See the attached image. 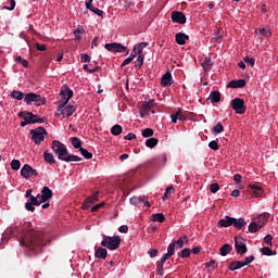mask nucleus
Wrapping results in <instances>:
<instances>
[{"instance_id": "29", "label": "nucleus", "mask_w": 278, "mask_h": 278, "mask_svg": "<svg viewBox=\"0 0 278 278\" xmlns=\"http://www.w3.org/2000/svg\"><path fill=\"white\" fill-rule=\"evenodd\" d=\"M111 134L112 136H121L123 134V126L118 124L114 125L111 128Z\"/></svg>"}, {"instance_id": "36", "label": "nucleus", "mask_w": 278, "mask_h": 278, "mask_svg": "<svg viewBox=\"0 0 278 278\" xmlns=\"http://www.w3.org/2000/svg\"><path fill=\"white\" fill-rule=\"evenodd\" d=\"M144 64V55L138 54L137 60L135 61V68H141Z\"/></svg>"}, {"instance_id": "55", "label": "nucleus", "mask_w": 278, "mask_h": 278, "mask_svg": "<svg viewBox=\"0 0 278 278\" xmlns=\"http://www.w3.org/2000/svg\"><path fill=\"white\" fill-rule=\"evenodd\" d=\"M245 64H250V66H255V59L245 56L244 58Z\"/></svg>"}, {"instance_id": "44", "label": "nucleus", "mask_w": 278, "mask_h": 278, "mask_svg": "<svg viewBox=\"0 0 278 278\" xmlns=\"http://www.w3.org/2000/svg\"><path fill=\"white\" fill-rule=\"evenodd\" d=\"M141 134H142L143 138H151V136H153V129L146 128L142 130Z\"/></svg>"}, {"instance_id": "35", "label": "nucleus", "mask_w": 278, "mask_h": 278, "mask_svg": "<svg viewBox=\"0 0 278 278\" xmlns=\"http://www.w3.org/2000/svg\"><path fill=\"white\" fill-rule=\"evenodd\" d=\"M257 31H258L261 38H262V37L269 38V36H271L270 29H268V28H258V29L256 30V33H257Z\"/></svg>"}, {"instance_id": "38", "label": "nucleus", "mask_w": 278, "mask_h": 278, "mask_svg": "<svg viewBox=\"0 0 278 278\" xmlns=\"http://www.w3.org/2000/svg\"><path fill=\"white\" fill-rule=\"evenodd\" d=\"M146 146L149 148V149H154V147H157V139L155 138H150L148 140H146Z\"/></svg>"}, {"instance_id": "27", "label": "nucleus", "mask_w": 278, "mask_h": 278, "mask_svg": "<svg viewBox=\"0 0 278 278\" xmlns=\"http://www.w3.org/2000/svg\"><path fill=\"white\" fill-rule=\"evenodd\" d=\"M208 100L211 101V103H218L220 101V92L218 91L211 92Z\"/></svg>"}, {"instance_id": "43", "label": "nucleus", "mask_w": 278, "mask_h": 278, "mask_svg": "<svg viewBox=\"0 0 278 278\" xmlns=\"http://www.w3.org/2000/svg\"><path fill=\"white\" fill-rule=\"evenodd\" d=\"M11 168H12V170H18L21 168V161L13 160L11 162Z\"/></svg>"}, {"instance_id": "12", "label": "nucleus", "mask_w": 278, "mask_h": 278, "mask_svg": "<svg viewBox=\"0 0 278 278\" xmlns=\"http://www.w3.org/2000/svg\"><path fill=\"white\" fill-rule=\"evenodd\" d=\"M155 105V100H150L142 104L140 116L141 118H144V116H149V112H151V109Z\"/></svg>"}, {"instance_id": "39", "label": "nucleus", "mask_w": 278, "mask_h": 278, "mask_svg": "<svg viewBox=\"0 0 278 278\" xmlns=\"http://www.w3.org/2000/svg\"><path fill=\"white\" fill-rule=\"evenodd\" d=\"M224 129L223 124L218 123L213 127V134L217 136V134H223Z\"/></svg>"}, {"instance_id": "46", "label": "nucleus", "mask_w": 278, "mask_h": 278, "mask_svg": "<svg viewBox=\"0 0 278 278\" xmlns=\"http://www.w3.org/2000/svg\"><path fill=\"white\" fill-rule=\"evenodd\" d=\"M84 31L83 27H78L77 29L74 30V36L76 40H81V33Z\"/></svg>"}, {"instance_id": "22", "label": "nucleus", "mask_w": 278, "mask_h": 278, "mask_svg": "<svg viewBox=\"0 0 278 278\" xmlns=\"http://www.w3.org/2000/svg\"><path fill=\"white\" fill-rule=\"evenodd\" d=\"M94 257H97L98 260H105V257H108V250L102 247L98 248L96 250Z\"/></svg>"}, {"instance_id": "61", "label": "nucleus", "mask_w": 278, "mask_h": 278, "mask_svg": "<svg viewBox=\"0 0 278 278\" xmlns=\"http://www.w3.org/2000/svg\"><path fill=\"white\" fill-rule=\"evenodd\" d=\"M80 60H81L83 62H90V55H88L87 53H83V54L80 55Z\"/></svg>"}, {"instance_id": "28", "label": "nucleus", "mask_w": 278, "mask_h": 278, "mask_svg": "<svg viewBox=\"0 0 278 278\" xmlns=\"http://www.w3.org/2000/svg\"><path fill=\"white\" fill-rule=\"evenodd\" d=\"M212 66H214L212 59H206L204 62H202V68H204L205 73L212 71Z\"/></svg>"}, {"instance_id": "41", "label": "nucleus", "mask_w": 278, "mask_h": 278, "mask_svg": "<svg viewBox=\"0 0 278 278\" xmlns=\"http://www.w3.org/2000/svg\"><path fill=\"white\" fill-rule=\"evenodd\" d=\"M261 253L263 255H267V256L277 255V253L273 252V250L270 248H268V247L262 248Z\"/></svg>"}, {"instance_id": "14", "label": "nucleus", "mask_w": 278, "mask_h": 278, "mask_svg": "<svg viewBox=\"0 0 278 278\" xmlns=\"http://www.w3.org/2000/svg\"><path fill=\"white\" fill-rule=\"evenodd\" d=\"M53 198V191L45 186L41 190V194H39V199L41 200V203H47V201H49V199Z\"/></svg>"}, {"instance_id": "10", "label": "nucleus", "mask_w": 278, "mask_h": 278, "mask_svg": "<svg viewBox=\"0 0 278 278\" xmlns=\"http://www.w3.org/2000/svg\"><path fill=\"white\" fill-rule=\"evenodd\" d=\"M24 101L27 105H31L33 103H39V101H41V103H45V99H42L40 94L34 92L27 93L24 98Z\"/></svg>"}, {"instance_id": "33", "label": "nucleus", "mask_w": 278, "mask_h": 278, "mask_svg": "<svg viewBox=\"0 0 278 278\" xmlns=\"http://www.w3.org/2000/svg\"><path fill=\"white\" fill-rule=\"evenodd\" d=\"M8 236H15V230L14 228H7L2 236V242H8Z\"/></svg>"}, {"instance_id": "47", "label": "nucleus", "mask_w": 278, "mask_h": 278, "mask_svg": "<svg viewBox=\"0 0 278 278\" xmlns=\"http://www.w3.org/2000/svg\"><path fill=\"white\" fill-rule=\"evenodd\" d=\"M16 62H18V64H22V66H24V68H27V66H29V62L25 59H22L21 56L16 58Z\"/></svg>"}, {"instance_id": "59", "label": "nucleus", "mask_w": 278, "mask_h": 278, "mask_svg": "<svg viewBox=\"0 0 278 278\" xmlns=\"http://www.w3.org/2000/svg\"><path fill=\"white\" fill-rule=\"evenodd\" d=\"M190 249L186 248L181 251V257H190Z\"/></svg>"}, {"instance_id": "19", "label": "nucleus", "mask_w": 278, "mask_h": 278, "mask_svg": "<svg viewBox=\"0 0 278 278\" xmlns=\"http://www.w3.org/2000/svg\"><path fill=\"white\" fill-rule=\"evenodd\" d=\"M244 86H247V80L244 79L231 80L228 84V88H244Z\"/></svg>"}, {"instance_id": "49", "label": "nucleus", "mask_w": 278, "mask_h": 278, "mask_svg": "<svg viewBox=\"0 0 278 278\" xmlns=\"http://www.w3.org/2000/svg\"><path fill=\"white\" fill-rule=\"evenodd\" d=\"M173 192H175V188L173 186L167 187L164 193V199H168L169 194H173Z\"/></svg>"}, {"instance_id": "18", "label": "nucleus", "mask_w": 278, "mask_h": 278, "mask_svg": "<svg viewBox=\"0 0 278 278\" xmlns=\"http://www.w3.org/2000/svg\"><path fill=\"white\" fill-rule=\"evenodd\" d=\"M130 205H139V203H143L147 205V207H151V204H149V201H144L142 197H132L129 200Z\"/></svg>"}, {"instance_id": "3", "label": "nucleus", "mask_w": 278, "mask_h": 278, "mask_svg": "<svg viewBox=\"0 0 278 278\" xmlns=\"http://www.w3.org/2000/svg\"><path fill=\"white\" fill-rule=\"evenodd\" d=\"M60 97L64 100L63 104H60V110L62 113V116L68 118L70 116H73L74 112H75V108L71 106V105H65L66 103H68V101H71V99H73V90L68 89V88H62L60 91Z\"/></svg>"}, {"instance_id": "31", "label": "nucleus", "mask_w": 278, "mask_h": 278, "mask_svg": "<svg viewBox=\"0 0 278 278\" xmlns=\"http://www.w3.org/2000/svg\"><path fill=\"white\" fill-rule=\"evenodd\" d=\"M23 97H25V93L22 91L13 90L11 92V99H15L16 101H23Z\"/></svg>"}, {"instance_id": "32", "label": "nucleus", "mask_w": 278, "mask_h": 278, "mask_svg": "<svg viewBox=\"0 0 278 278\" xmlns=\"http://www.w3.org/2000/svg\"><path fill=\"white\" fill-rule=\"evenodd\" d=\"M261 227H262V225H258L257 223L252 222L249 225L248 229H249L250 233H255V232L260 231Z\"/></svg>"}, {"instance_id": "5", "label": "nucleus", "mask_w": 278, "mask_h": 278, "mask_svg": "<svg viewBox=\"0 0 278 278\" xmlns=\"http://www.w3.org/2000/svg\"><path fill=\"white\" fill-rule=\"evenodd\" d=\"M30 135L35 144H41L45 142V138H47V129H45V127H38L36 129H31Z\"/></svg>"}, {"instance_id": "15", "label": "nucleus", "mask_w": 278, "mask_h": 278, "mask_svg": "<svg viewBox=\"0 0 278 278\" xmlns=\"http://www.w3.org/2000/svg\"><path fill=\"white\" fill-rule=\"evenodd\" d=\"M97 201H99V192L93 193L84 201L83 210H89L90 205H94Z\"/></svg>"}, {"instance_id": "63", "label": "nucleus", "mask_w": 278, "mask_h": 278, "mask_svg": "<svg viewBox=\"0 0 278 278\" xmlns=\"http://www.w3.org/2000/svg\"><path fill=\"white\" fill-rule=\"evenodd\" d=\"M119 233H127L129 231V227L123 225L118 228Z\"/></svg>"}, {"instance_id": "42", "label": "nucleus", "mask_w": 278, "mask_h": 278, "mask_svg": "<svg viewBox=\"0 0 278 278\" xmlns=\"http://www.w3.org/2000/svg\"><path fill=\"white\" fill-rule=\"evenodd\" d=\"M79 152L86 160H92V153H90L88 150L80 148Z\"/></svg>"}, {"instance_id": "1", "label": "nucleus", "mask_w": 278, "mask_h": 278, "mask_svg": "<svg viewBox=\"0 0 278 278\" xmlns=\"http://www.w3.org/2000/svg\"><path fill=\"white\" fill-rule=\"evenodd\" d=\"M21 247H25L30 252V255H36L42 251V233L37 232L36 230L28 229L25 232V236L20 240Z\"/></svg>"}, {"instance_id": "40", "label": "nucleus", "mask_w": 278, "mask_h": 278, "mask_svg": "<svg viewBox=\"0 0 278 278\" xmlns=\"http://www.w3.org/2000/svg\"><path fill=\"white\" fill-rule=\"evenodd\" d=\"M156 270L160 277H164V263H162V261L157 262Z\"/></svg>"}, {"instance_id": "62", "label": "nucleus", "mask_w": 278, "mask_h": 278, "mask_svg": "<svg viewBox=\"0 0 278 278\" xmlns=\"http://www.w3.org/2000/svg\"><path fill=\"white\" fill-rule=\"evenodd\" d=\"M124 139H126V140H136V134L129 132L128 135H126L124 137Z\"/></svg>"}, {"instance_id": "8", "label": "nucleus", "mask_w": 278, "mask_h": 278, "mask_svg": "<svg viewBox=\"0 0 278 278\" xmlns=\"http://www.w3.org/2000/svg\"><path fill=\"white\" fill-rule=\"evenodd\" d=\"M232 110L237 114H244L247 112V106L244 105V100L240 98H236L231 101Z\"/></svg>"}, {"instance_id": "6", "label": "nucleus", "mask_w": 278, "mask_h": 278, "mask_svg": "<svg viewBox=\"0 0 278 278\" xmlns=\"http://www.w3.org/2000/svg\"><path fill=\"white\" fill-rule=\"evenodd\" d=\"M18 116L20 118H23V121H28L29 125H34L36 123H45V117H38V115H35L31 112H20Z\"/></svg>"}, {"instance_id": "13", "label": "nucleus", "mask_w": 278, "mask_h": 278, "mask_svg": "<svg viewBox=\"0 0 278 278\" xmlns=\"http://www.w3.org/2000/svg\"><path fill=\"white\" fill-rule=\"evenodd\" d=\"M172 21L174 23H179V25H186V14H184V12L173 11Z\"/></svg>"}, {"instance_id": "56", "label": "nucleus", "mask_w": 278, "mask_h": 278, "mask_svg": "<svg viewBox=\"0 0 278 278\" xmlns=\"http://www.w3.org/2000/svg\"><path fill=\"white\" fill-rule=\"evenodd\" d=\"M208 147H210V149H212L213 151H218V142H216V141H211V142L208 143Z\"/></svg>"}, {"instance_id": "57", "label": "nucleus", "mask_w": 278, "mask_h": 278, "mask_svg": "<svg viewBox=\"0 0 278 278\" xmlns=\"http://www.w3.org/2000/svg\"><path fill=\"white\" fill-rule=\"evenodd\" d=\"M104 205H105V202L97 204V205L91 207V212H98V210H101V207H103Z\"/></svg>"}, {"instance_id": "54", "label": "nucleus", "mask_w": 278, "mask_h": 278, "mask_svg": "<svg viewBox=\"0 0 278 278\" xmlns=\"http://www.w3.org/2000/svg\"><path fill=\"white\" fill-rule=\"evenodd\" d=\"M25 210H27V212H35L36 207H34V204L31 202H26Z\"/></svg>"}, {"instance_id": "25", "label": "nucleus", "mask_w": 278, "mask_h": 278, "mask_svg": "<svg viewBox=\"0 0 278 278\" xmlns=\"http://www.w3.org/2000/svg\"><path fill=\"white\" fill-rule=\"evenodd\" d=\"M151 220L153 223H164V220H166V217L162 213H156L151 215Z\"/></svg>"}, {"instance_id": "34", "label": "nucleus", "mask_w": 278, "mask_h": 278, "mask_svg": "<svg viewBox=\"0 0 278 278\" xmlns=\"http://www.w3.org/2000/svg\"><path fill=\"white\" fill-rule=\"evenodd\" d=\"M70 141H71V144L74 147V149H81V140H79V138L72 137Z\"/></svg>"}, {"instance_id": "11", "label": "nucleus", "mask_w": 278, "mask_h": 278, "mask_svg": "<svg viewBox=\"0 0 278 278\" xmlns=\"http://www.w3.org/2000/svg\"><path fill=\"white\" fill-rule=\"evenodd\" d=\"M38 175V170L33 168L29 164H25L21 169V176L24 177V179H29V177H34Z\"/></svg>"}, {"instance_id": "51", "label": "nucleus", "mask_w": 278, "mask_h": 278, "mask_svg": "<svg viewBox=\"0 0 278 278\" xmlns=\"http://www.w3.org/2000/svg\"><path fill=\"white\" fill-rule=\"evenodd\" d=\"M167 254H169L172 257L175 255V243H169L167 248Z\"/></svg>"}, {"instance_id": "64", "label": "nucleus", "mask_w": 278, "mask_h": 278, "mask_svg": "<svg viewBox=\"0 0 278 278\" xmlns=\"http://www.w3.org/2000/svg\"><path fill=\"white\" fill-rule=\"evenodd\" d=\"M148 253H149L150 257H156L159 251H157V249H153V250H150Z\"/></svg>"}, {"instance_id": "37", "label": "nucleus", "mask_w": 278, "mask_h": 278, "mask_svg": "<svg viewBox=\"0 0 278 278\" xmlns=\"http://www.w3.org/2000/svg\"><path fill=\"white\" fill-rule=\"evenodd\" d=\"M29 200H30L29 203H31L33 205H36V206H38L42 203V200H40V194H37L36 197L30 195Z\"/></svg>"}, {"instance_id": "60", "label": "nucleus", "mask_w": 278, "mask_h": 278, "mask_svg": "<svg viewBox=\"0 0 278 278\" xmlns=\"http://www.w3.org/2000/svg\"><path fill=\"white\" fill-rule=\"evenodd\" d=\"M91 12H93V14H97L98 16H103V11L99 8L91 9Z\"/></svg>"}, {"instance_id": "24", "label": "nucleus", "mask_w": 278, "mask_h": 278, "mask_svg": "<svg viewBox=\"0 0 278 278\" xmlns=\"http://www.w3.org/2000/svg\"><path fill=\"white\" fill-rule=\"evenodd\" d=\"M43 160L48 164H55V156H53V153H50L49 151L43 152Z\"/></svg>"}, {"instance_id": "17", "label": "nucleus", "mask_w": 278, "mask_h": 278, "mask_svg": "<svg viewBox=\"0 0 278 278\" xmlns=\"http://www.w3.org/2000/svg\"><path fill=\"white\" fill-rule=\"evenodd\" d=\"M233 217L225 216L218 220V227H231L233 225Z\"/></svg>"}, {"instance_id": "50", "label": "nucleus", "mask_w": 278, "mask_h": 278, "mask_svg": "<svg viewBox=\"0 0 278 278\" xmlns=\"http://www.w3.org/2000/svg\"><path fill=\"white\" fill-rule=\"evenodd\" d=\"M254 260H255V256H253V255H250V256L245 257V260L242 262L243 266H249V264L254 262Z\"/></svg>"}, {"instance_id": "53", "label": "nucleus", "mask_w": 278, "mask_h": 278, "mask_svg": "<svg viewBox=\"0 0 278 278\" xmlns=\"http://www.w3.org/2000/svg\"><path fill=\"white\" fill-rule=\"evenodd\" d=\"M14 8H16V1L10 0V7H3V10H9L10 12H12Z\"/></svg>"}, {"instance_id": "26", "label": "nucleus", "mask_w": 278, "mask_h": 278, "mask_svg": "<svg viewBox=\"0 0 278 278\" xmlns=\"http://www.w3.org/2000/svg\"><path fill=\"white\" fill-rule=\"evenodd\" d=\"M147 47H149V42L143 41V42H140V43L136 45L134 47V51L135 52L137 51L138 54L142 55V50L147 49Z\"/></svg>"}, {"instance_id": "45", "label": "nucleus", "mask_w": 278, "mask_h": 278, "mask_svg": "<svg viewBox=\"0 0 278 278\" xmlns=\"http://www.w3.org/2000/svg\"><path fill=\"white\" fill-rule=\"evenodd\" d=\"M249 188H251V190H253L254 194H256V197H260V191L262 190V187L257 186V185H250Z\"/></svg>"}, {"instance_id": "58", "label": "nucleus", "mask_w": 278, "mask_h": 278, "mask_svg": "<svg viewBox=\"0 0 278 278\" xmlns=\"http://www.w3.org/2000/svg\"><path fill=\"white\" fill-rule=\"evenodd\" d=\"M218 266V263L216 261H210L206 263V268H216Z\"/></svg>"}, {"instance_id": "52", "label": "nucleus", "mask_w": 278, "mask_h": 278, "mask_svg": "<svg viewBox=\"0 0 278 278\" xmlns=\"http://www.w3.org/2000/svg\"><path fill=\"white\" fill-rule=\"evenodd\" d=\"M265 244H268V247H273V237L270 235H266L264 237Z\"/></svg>"}, {"instance_id": "20", "label": "nucleus", "mask_w": 278, "mask_h": 278, "mask_svg": "<svg viewBox=\"0 0 278 278\" xmlns=\"http://www.w3.org/2000/svg\"><path fill=\"white\" fill-rule=\"evenodd\" d=\"M232 225H233L235 229L240 230L243 227H247V222L242 217L238 218V219L236 217H233Z\"/></svg>"}, {"instance_id": "48", "label": "nucleus", "mask_w": 278, "mask_h": 278, "mask_svg": "<svg viewBox=\"0 0 278 278\" xmlns=\"http://www.w3.org/2000/svg\"><path fill=\"white\" fill-rule=\"evenodd\" d=\"M210 190H211V192L213 193V194H216V192H218V190H220V187L218 186V184H212L211 186H210Z\"/></svg>"}, {"instance_id": "30", "label": "nucleus", "mask_w": 278, "mask_h": 278, "mask_svg": "<svg viewBox=\"0 0 278 278\" xmlns=\"http://www.w3.org/2000/svg\"><path fill=\"white\" fill-rule=\"evenodd\" d=\"M231 245H229V243H226L224 244L222 248H220V255L223 257H225L226 255H229V253H231Z\"/></svg>"}, {"instance_id": "23", "label": "nucleus", "mask_w": 278, "mask_h": 278, "mask_svg": "<svg viewBox=\"0 0 278 278\" xmlns=\"http://www.w3.org/2000/svg\"><path fill=\"white\" fill-rule=\"evenodd\" d=\"M228 268L230 270H240V268H244V264L242 263V261H235L229 263Z\"/></svg>"}, {"instance_id": "2", "label": "nucleus", "mask_w": 278, "mask_h": 278, "mask_svg": "<svg viewBox=\"0 0 278 278\" xmlns=\"http://www.w3.org/2000/svg\"><path fill=\"white\" fill-rule=\"evenodd\" d=\"M51 149L61 162H81V157L68 153L66 144L62 143L60 140L52 141Z\"/></svg>"}, {"instance_id": "21", "label": "nucleus", "mask_w": 278, "mask_h": 278, "mask_svg": "<svg viewBox=\"0 0 278 278\" xmlns=\"http://www.w3.org/2000/svg\"><path fill=\"white\" fill-rule=\"evenodd\" d=\"M177 45H186V40H190V36L184 34V33H178L175 36Z\"/></svg>"}, {"instance_id": "4", "label": "nucleus", "mask_w": 278, "mask_h": 278, "mask_svg": "<svg viewBox=\"0 0 278 278\" xmlns=\"http://www.w3.org/2000/svg\"><path fill=\"white\" fill-rule=\"evenodd\" d=\"M103 240L101 241V247L109 249V251H116L121 247V237L119 236H106L102 235Z\"/></svg>"}, {"instance_id": "16", "label": "nucleus", "mask_w": 278, "mask_h": 278, "mask_svg": "<svg viewBox=\"0 0 278 278\" xmlns=\"http://www.w3.org/2000/svg\"><path fill=\"white\" fill-rule=\"evenodd\" d=\"M161 85L162 86H173V75L170 72H167L163 75L161 79Z\"/></svg>"}, {"instance_id": "9", "label": "nucleus", "mask_w": 278, "mask_h": 278, "mask_svg": "<svg viewBox=\"0 0 278 278\" xmlns=\"http://www.w3.org/2000/svg\"><path fill=\"white\" fill-rule=\"evenodd\" d=\"M235 248L239 255L247 253V241L242 237L235 238Z\"/></svg>"}, {"instance_id": "7", "label": "nucleus", "mask_w": 278, "mask_h": 278, "mask_svg": "<svg viewBox=\"0 0 278 278\" xmlns=\"http://www.w3.org/2000/svg\"><path fill=\"white\" fill-rule=\"evenodd\" d=\"M104 49L106 51H113L114 53H129V50H127V47L123 46V43H105Z\"/></svg>"}]
</instances>
